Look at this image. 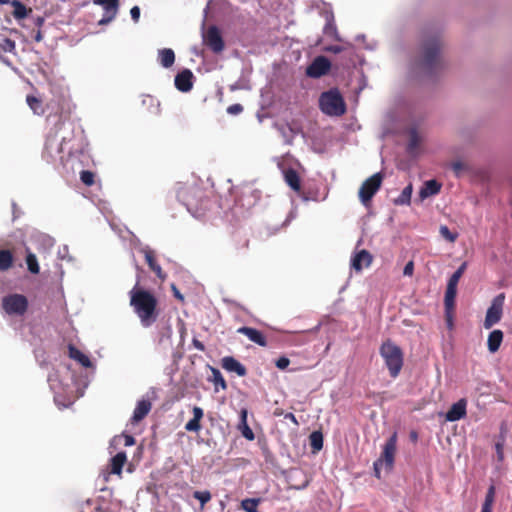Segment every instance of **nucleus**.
<instances>
[{"instance_id":"a878e982","label":"nucleus","mask_w":512,"mask_h":512,"mask_svg":"<svg viewBox=\"0 0 512 512\" xmlns=\"http://www.w3.org/2000/svg\"><path fill=\"white\" fill-rule=\"evenodd\" d=\"M285 181L288 186L294 190L295 192H300L301 190V181L300 177L296 170L289 168L284 173Z\"/></svg>"},{"instance_id":"79ce46f5","label":"nucleus","mask_w":512,"mask_h":512,"mask_svg":"<svg viewBox=\"0 0 512 512\" xmlns=\"http://www.w3.org/2000/svg\"><path fill=\"white\" fill-rule=\"evenodd\" d=\"M419 145V137L416 131H412L410 134L409 143L407 146V150L409 153H413Z\"/></svg>"},{"instance_id":"aec40b11","label":"nucleus","mask_w":512,"mask_h":512,"mask_svg":"<svg viewBox=\"0 0 512 512\" xmlns=\"http://www.w3.org/2000/svg\"><path fill=\"white\" fill-rule=\"evenodd\" d=\"M152 408L151 403L148 400H141L137 403L133 416L131 418L132 423H138L143 420Z\"/></svg>"},{"instance_id":"c9c22d12","label":"nucleus","mask_w":512,"mask_h":512,"mask_svg":"<svg viewBox=\"0 0 512 512\" xmlns=\"http://www.w3.org/2000/svg\"><path fill=\"white\" fill-rule=\"evenodd\" d=\"M212 377V381L216 386V391H218V387H220L222 390L227 389V383L218 369L212 368Z\"/></svg>"},{"instance_id":"20e7f679","label":"nucleus","mask_w":512,"mask_h":512,"mask_svg":"<svg viewBox=\"0 0 512 512\" xmlns=\"http://www.w3.org/2000/svg\"><path fill=\"white\" fill-rule=\"evenodd\" d=\"M319 107L329 116H342L346 112L345 101L337 89L323 92L319 98Z\"/></svg>"},{"instance_id":"c756f323","label":"nucleus","mask_w":512,"mask_h":512,"mask_svg":"<svg viewBox=\"0 0 512 512\" xmlns=\"http://www.w3.org/2000/svg\"><path fill=\"white\" fill-rule=\"evenodd\" d=\"M26 103L34 114L43 115L45 113L43 102L40 98L33 95H27Z\"/></svg>"},{"instance_id":"473e14b6","label":"nucleus","mask_w":512,"mask_h":512,"mask_svg":"<svg viewBox=\"0 0 512 512\" xmlns=\"http://www.w3.org/2000/svg\"><path fill=\"white\" fill-rule=\"evenodd\" d=\"M11 5L14 8L12 15L15 19L21 20L27 16L29 10L26 8V6L21 1L13 0V1H11Z\"/></svg>"},{"instance_id":"37998d69","label":"nucleus","mask_w":512,"mask_h":512,"mask_svg":"<svg viewBox=\"0 0 512 512\" xmlns=\"http://www.w3.org/2000/svg\"><path fill=\"white\" fill-rule=\"evenodd\" d=\"M494 500H495V487L492 485L489 487V489L486 493V496H485V500L482 505L488 506V507H493Z\"/></svg>"},{"instance_id":"39448f33","label":"nucleus","mask_w":512,"mask_h":512,"mask_svg":"<svg viewBox=\"0 0 512 512\" xmlns=\"http://www.w3.org/2000/svg\"><path fill=\"white\" fill-rule=\"evenodd\" d=\"M397 447V433L394 432L386 441L381 457L374 462V472L377 478H380V466L385 464L387 470H391L394 465V458Z\"/></svg>"},{"instance_id":"58836bf2","label":"nucleus","mask_w":512,"mask_h":512,"mask_svg":"<svg viewBox=\"0 0 512 512\" xmlns=\"http://www.w3.org/2000/svg\"><path fill=\"white\" fill-rule=\"evenodd\" d=\"M193 497L200 501L201 507H204V505L211 500V493L208 490L195 491Z\"/></svg>"},{"instance_id":"a19ab883","label":"nucleus","mask_w":512,"mask_h":512,"mask_svg":"<svg viewBox=\"0 0 512 512\" xmlns=\"http://www.w3.org/2000/svg\"><path fill=\"white\" fill-rule=\"evenodd\" d=\"M0 47L3 51L5 52H14L15 49H16V44H15V41H13L12 39L10 38H3L1 41H0Z\"/></svg>"},{"instance_id":"2f4dec72","label":"nucleus","mask_w":512,"mask_h":512,"mask_svg":"<svg viewBox=\"0 0 512 512\" xmlns=\"http://www.w3.org/2000/svg\"><path fill=\"white\" fill-rule=\"evenodd\" d=\"M413 186L410 183L407 185L401 192V194L394 199L395 205H409L411 202V196H412Z\"/></svg>"},{"instance_id":"5fc2aeb1","label":"nucleus","mask_w":512,"mask_h":512,"mask_svg":"<svg viewBox=\"0 0 512 512\" xmlns=\"http://www.w3.org/2000/svg\"><path fill=\"white\" fill-rule=\"evenodd\" d=\"M171 289L173 291L174 297L177 298L178 300H180L181 302H183L184 296L180 293V291L177 289V287L174 284L171 285Z\"/></svg>"},{"instance_id":"bb28decb","label":"nucleus","mask_w":512,"mask_h":512,"mask_svg":"<svg viewBox=\"0 0 512 512\" xmlns=\"http://www.w3.org/2000/svg\"><path fill=\"white\" fill-rule=\"evenodd\" d=\"M69 357L77 362H79L83 367L89 368L92 366V362L87 355L82 353L79 349H77L73 345H69L68 347Z\"/></svg>"},{"instance_id":"7c9ffc66","label":"nucleus","mask_w":512,"mask_h":512,"mask_svg":"<svg viewBox=\"0 0 512 512\" xmlns=\"http://www.w3.org/2000/svg\"><path fill=\"white\" fill-rule=\"evenodd\" d=\"M14 264V256L10 250H0V271H7Z\"/></svg>"},{"instance_id":"9d476101","label":"nucleus","mask_w":512,"mask_h":512,"mask_svg":"<svg viewBox=\"0 0 512 512\" xmlns=\"http://www.w3.org/2000/svg\"><path fill=\"white\" fill-rule=\"evenodd\" d=\"M204 43L214 53L222 52L225 47L221 33L216 26L208 28L204 35Z\"/></svg>"},{"instance_id":"cd10ccee","label":"nucleus","mask_w":512,"mask_h":512,"mask_svg":"<svg viewBox=\"0 0 512 512\" xmlns=\"http://www.w3.org/2000/svg\"><path fill=\"white\" fill-rule=\"evenodd\" d=\"M158 60L164 68H169L175 62V53L170 48L160 49L158 51Z\"/></svg>"},{"instance_id":"3c124183","label":"nucleus","mask_w":512,"mask_h":512,"mask_svg":"<svg viewBox=\"0 0 512 512\" xmlns=\"http://www.w3.org/2000/svg\"><path fill=\"white\" fill-rule=\"evenodd\" d=\"M413 271H414V263H413V261H409L404 267L403 274L405 276H412Z\"/></svg>"},{"instance_id":"c03bdc74","label":"nucleus","mask_w":512,"mask_h":512,"mask_svg":"<svg viewBox=\"0 0 512 512\" xmlns=\"http://www.w3.org/2000/svg\"><path fill=\"white\" fill-rule=\"evenodd\" d=\"M440 234L443 238H445L446 240H448L449 242H454L457 238V234L456 233H452L449 228L445 225H442L440 227Z\"/></svg>"},{"instance_id":"4d7b16f0","label":"nucleus","mask_w":512,"mask_h":512,"mask_svg":"<svg viewBox=\"0 0 512 512\" xmlns=\"http://www.w3.org/2000/svg\"><path fill=\"white\" fill-rule=\"evenodd\" d=\"M192 344L199 351H204L205 350L204 344L200 340H198L196 338H193Z\"/></svg>"},{"instance_id":"8fccbe9b","label":"nucleus","mask_w":512,"mask_h":512,"mask_svg":"<svg viewBox=\"0 0 512 512\" xmlns=\"http://www.w3.org/2000/svg\"><path fill=\"white\" fill-rule=\"evenodd\" d=\"M243 111V106L241 104H233L227 108V112L232 115H237Z\"/></svg>"},{"instance_id":"a18cd8bd","label":"nucleus","mask_w":512,"mask_h":512,"mask_svg":"<svg viewBox=\"0 0 512 512\" xmlns=\"http://www.w3.org/2000/svg\"><path fill=\"white\" fill-rule=\"evenodd\" d=\"M240 428H242V435L248 439V440H253L254 439V433L252 431V429L248 426V424H242L240 425Z\"/></svg>"},{"instance_id":"5701e85b","label":"nucleus","mask_w":512,"mask_h":512,"mask_svg":"<svg viewBox=\"0 0 512 512\" xmlns=\"http://www.w3.org/2000/svg\"><path fill=\"white\" fill-rule=\"evenodd\" d=\"M440 189L441 184L438 181L434 179L428 180L424 183V186L421 188L419 196L421 199H425L429 196L438 194L440 192Z\"/></svg>"},{"instance_id":"f257e3e1","label":"nucleus","mask_w":512,"mask_h":512,"mask_svg":"<svg viewBox=\"0 0 512 512\" xmlns=\"http://www.w3.org/2000/svg\"><path fill=\"white\" fill-rule=\"evenodd\" d=\"M130 306L138 316L142 327L149 328L159 316L158 300L155 295L145 289L139 288L138 283L129 292Z\"/></svg>"},{"instance_id":"13d9d810","label":"nucleus","mask_w":512,"mask_h":512,"mask_svg":"<svg viewBox=\"0 0 512 512\" xmlns=\"http://www.w3.org/2000/svg\"><path fill=\"white\" fill-rule=\"evenodd\" d=\"M284 418H285V419L290 420V421H291L294 425H296V426H298V425H299V423H298V421H297V419H296L295 415H294L293 413H291V412L286 413V414L284 415Z\"/></svg>"},{"instance_id":"7ed1b4c3","label":"nucleus","mask_w":512,"mask_h":512,"mask_svg":"<svg viewBox=\"0 0 512 512\" xmlns=\"http://www.w3.org/2000/svg\"><path fill=\"white\" fill-rule=\"evenodd\" d=\"M379 352L385 361L390 376L396 378L403 367V352L401 348L388 339L382 343Z\"/></svg>"},{"instance_id":"ea45409f","label":"nucleus","mask_w":512,"mask_h":512,"mask_svg":"<svg viewBox=\"0 0 512 512\" xmlns=\"http://www.w3.org/2000/svg\"><path fill=\"white\" fill-rule=\"evenodd\" d=\"M94 178H95V175L93 172L89 171V170H83L81 171L80 173V179L81 181L87 185V186H92L94 184Z\"/></svg>"},{"instance_id":"0e129e2a","label":"nucleus","mask_w":512,"mask_h":512,"mask_svg":"<svg viewBox=\"0 0 512 512\" xmlns=\"http://www.w3.org/2000/svg\"><path fill=\"white\" fill-rule=\"evenodd\" d=\"M42 40V35L40 32L37 33V35L35 36V41L39 42Z\"/></svg>"},{"instance_id":"a211bd4d","label":"nucleus","mask_w":512,"mask_h":512,"mask_svg":"<svg viewBox=\"0 0 512 512\" xmlns=\"http://www.w3.org/2000/svg\"><path fill=\"white\" fill-rule=\"evenodd\" d=\"M221 366L228 372H234L240 377L247 374L246 367L232 356H226L221 360Z\"/></svg>"},{"instance_id":"69168bd1","label":"nucleus","mask_w":512,"mask_h":512,"mask_svg":"<svg viewBox=\"0 0 512 512\" xmlns=\"http://www.w3.org/2000/svg\"><path fill=\"white\" fill-rule=\"evenodd\" d=\"M185 204L188 209H191L193 207V203L191 201H187Z\"/></svg>"},{"instance_id":"f704fd0d","label":"nucleus","mask_w":512,"mask_h":512,"mask_svg":"<svg viewBox=\"0 0 512 512\" xmlns=\"http://www.w3.org/2000/svg\"><path fill=\"white\" fill-rule=\"evenodd\" d=\"M26 264H27L28 270L32 274H38L39 273L40 267H39L38 260H37V257H36L35 254H33L31 252L27 253Z\"/></svg>"},{"instance_id":"6e6552de","label":"nucleus","mask_w":512,"mask_h":512,"mask_svg":"<svg viewBox=\"0 0 512 512\" xmlns=\"http://www.w3.org/2000/svg\"><path fill=\"white\" fill-rule=\"evenodd\" d=\"M261 198V191L256 189L252 184L246 183L239 187L236 202L246 208L254 207Z\"/></svg>"},{"instance_id":"774afa93","label":"nucleus","mask_w":512,"mask_h":512,"mask_svg":"<svg viewBox=\"0 0 512 512\" xmlns=\"http://www.w3.org/2000/svg\"><path fill=\"white\" fill-rule=\"evenodd\" d=\"M197 192H198V190H191V191H189V194L195 195Z\"/></svg>"},{"instance_id":"052dcab7","label":"nucleus","mask_w":512,"mask_h":512,"mask_svg":"<svg viewBox=\"0 0 512 512\" xmlns=\"http://www.w3.org/2000/svg\"><path fill=\"white\" fill-rule=\"evenodd\" d=\"M286 413H284V410L281 408H276L273 412V415L276 417L284 416Z\"/></svg>"},{"instance_id":"412c9836","label":"nucleus","mask_w":512,"mask_h":512,"mask_svg":"<svg viewBox=\"0 0 512 512\" xmlns=\"http://www.w3.org/2000/svg\"><path fill=\"white\" fill-rule=\"evenodd\" d=\"M193 418L190 419L186 425L185 429L189 432H199L201 430V420L204 416L203 409L198 406H194L193 408Z\"/></svg>"},{"instance_id":"e433bc0d","label":"nucleus","mask_w":512,"mask_h":512,"mask_svg":"<svg viewBox=\"0 0 512 512\" xmlns=\"http://www.w3.org/2000/svg\"><path fill=\"white\" fill-rule=\"evenodd\" d=\"M259 499L247 498L241 502V507L245 512H258Z\"/></svg>"},{"instance_id":"49530a36","label":"nucleus","mask_w":512,"mask_h":512,"mask_svg":"<svg viewBox=\"0 0 512 512\" xmlns=\"http://www.w3.org/2000/svg\"><path fill=\"white\" fill-rule=\"evenodd\" d=\"M495 449H496L498 461H503V459H504V452H503V450H504V439H502V441H498L495 444Z\"/></svg>"},{"instance_id":"423d86ee","label":"nucleus","mask_w":512,"mask_h":512,"mask_svg":"<svg viewBox=\"0 0 512 512\" xmlns=\"http://www.w3.org/2000/svg\"><path fill=\"white\" fill-rule=\"evenodd\" d=\"M28 299L22 294H9L2 298V309L8 315L23 316L28 310Z\"/></svg>"},{"instance_id":"680f3d73","label":"nucleus","mask_w":512,"mask_h":512,"mask_svg":"<svg viewBox=\"0 0 512 512\" xmlns=\"http://www.w3.org/2000/svg\"><path fill=\"white\" fill-rule=\"evenodd\" d=\"M481 512H492V507L482 505Z\"/></svg>"},{"instance_id":"f3484780","label":"nucleus","mask_w":512,"mask_h":512,"mask_svg":"<svg viewBox=\"0 0 512 512\" xmlns=\"http://www.w3.org/2000/svg\"><path fill=\"white\" fill-rule=\"evenodd\" d=\"M467 401L462 398L454 403L446 413V420L450 422L458 421L466 416Z\"/></svg>"},{"instance_id":"ddd939ff","label":"nucleus","mask_w":512,"mask_h":512,"mask_svg":"<svg viewBox=\"0 0 512 512\" xmlns=\"http://www.w3.org/2000/svg\"><path fill=\"white\" fill-rule=\"evenodd\" d=\"M94 4L101 5L105 10L104 17L99 21L100 25L107 24L116 17L119 0H94Z\"/></svg>"},{"instance_id":"dca6fc26","label":"nucleus","mask_w":512,"mask_h":512,"mask_svg":"<svg viewBox=\"0 0 512 512\" xmlns=\"http://www.w3.org/2000/svg\"><path fill=\"white\" fill-rule=\"evenodd\" d=\"M373 260L372 255L365 249L357 252L351 259V267L356 272H361L363 268H367L371 265Z\"/></svg>"},{"instance_id":"864d4df0","label":"nucleus","mask_w":512,"mask_h":512,"mask_svg":"<svg viewBox=\"0 0 512 512\" xmlns=\"http://www.w3.org/2000/svg\"><path fill=\"white\" fill-rule=\"evenodd\" d=\"M325 51L337 54L343 51V47L340 45H331L326 47Z\"/></svg>"},{"instance_id":"603ef678","label":"nucleus","mask_w":512,"mask_h":512,"mask_svg":"<svg viewBox=\"0 0 512 512\" xmlns=\"http://www.w3.org/2000/svg\"><path fill=\"white\" fill-rule=\"evenodd\" d=\"M131 18L134 22H138L140 18V8L138 6H134L130 10Z\"/></svg>"},{"instance_id":"1a4fd4ad","label":"nucleus","mask_w":512,"mask_h":512,"mask_svg":"<svg viewBox=\"0 0 512 512\" xmlns=\"http://www.w3.org/2000/svg\"><path fill=\"white\" fill-rule=\"evenodd\" d=\"M504 298V294H499L493 299L484 320V327L486 329H490L501 320Z\"/></svg>"},{"instance_id":"4be33fe9","label":"nucleus","mask_w":512,"mask_h":512,"mask_svg":"<svg viewBox=\"0 0 512 512\" xmlns=\"http://www.w3.org/2000/svg\"><path fill=\"white\" fill-rule=\"evenodd\" d=\"M504 334L501 330L495 329L490 332L487 339L488 350L491 353H495L499 350L501 343L503 341Z\"/></svg>"},{"instance_id":"6e6d98bb","label":"nucleus","mask_w":512,"mask_h":512,"mask_svg":"<svg viewBox=\"0 0 512 512\" xmlns=\"http://www.w3.org/2000/svg\"><path fill=\"white\" fill-rule=\"evenodd\" d=\"M135 444V438L132 435L125 434L124 435V445L132 446Z\"/></svg>"},{"instance_id":"0eeeda50","label":"nucleus","mask_w":512,"mask_h":512,"mask_svg":"<svg viewBox=\"0 0 512 512\" xmlns=\"http://www.w3.org/2000/svg\"><path fill=\"white\" fill-rule=\"evenodd\" d=\"M382 181L383 175L381 173H375L362 183L359 189V198L365 206H368L373 196L380 189Z\"/></svg>"},{"instance_id":"b1692460","label":"nucleus","mask_w":512,"mask_h":512,"mask_svg":"<svg viewBox=\"0 0 512 512\" xmlns=\"http://www.w3.org/2000/svg\"><path fill=\"white\" fill-rule=\"evenodd\" d=\"M158 342L160 344L171 341L173 330L169 321L161 322L157 325Z\"/></svg>"},{"instance_id":"9b49d317","label":"nucleus","mask_w":512,"mask_h":512,"mask_svg":"<svg viewBox=\"0 0 512 512\" xmlns=\"http://www.w3.org/2000/svg\"><path fill=\"white\" fill-rule=\"evenodd\" d=\"M330 68V61L324 56H318L307 67L306 74L311 78H320L326 75L330 71Z\"/></svg>"},{"instance_id":"338daca9","label":"nucleus","mask_w":512,"mask_h":512,"mask_svg":"<svg viewBox=\"0 0 512 512\" xmlns=\"http://www.w3.org/2000/svg\"><path fill=\"white\" fill-rule=\"evenodd\" d=\"M10 3V0H0V4H8Z\"/></svg>"},{"instance_id":"c85d7f7f","label":"nucleus","mask_w":512,"mask_h":512,"mask_svg":"<svg viewBox=\"0 0 512 512\" xmlns=\"http://www.w3.org/2000/svg\"><path fill=\"white\" fill-rule=\"evenodd\" d=\"M127 461V456L125 452H118L111 459V473L121 475L124 464Z\"/></svg>"},{"instance_id":"4468645a","label":"nucleus","mask_w":512,"mask_h":512,"mask_svg":"<svg viewBox=\"0 0 512 512\" xmlns=\"http://www.w3.org/2000/svg\"><path fill=\"white\" fill-rule=\"evenodd\" d=\"M193 73L184 69L175 76V87L181 92H189L193 87Z\"/></svg>"},{"instance_id":"4c0bfd02","label":"nucleus","mask_w":512,"mask_h":512,"mask_svg":"<svg viewBox=\"0 0 512 512\" xmlns=\"http://www.w3.org/2000/svg\"><path fill=\"white\" fill-rule=\"evenodd\" d=\"M466 269V263H462L460 267L451 275V277L448 280L449 285L457 286L460 278L464 274Z\"/></svg>"},{"instance_id":"bf43d9fd","label":"nucleus","mask_w":512,"mask_h":512,"mask_svg":"<svg viewBox=\"0 0 512 512\" xmlns=\"http://www.w3.org/2000/svg\"><path fill=\"white\" fill-rule=\"evenodd\" d=\"M240 418H241L240 425L247 424V410L246 409L241 410Z\"/></svg>"},{"instance_id":"6ab92c4d","label":"nucleus","mask_w":512,"mask_h":512,"mask_svg":"<svg viewBox=\"0 0 512 512\" xmlns=\"http://www.w3.org/2000/svg\"><path fill=\"white\" fill-rule=\"evenodd\" d=\"M146 263L148 264L149 268L156 274V276L161 280L164 281L167 277V275L163 272L161 266L157 263L155 252L149 248H145L142 250Z\"/></svg>"},{"instance_id":"09e8293b","label":"nucleus","mask_w":512,"mask_h":512,"mask_svg":"<svg viewBox=\"0 0 512 512\" xmlns=\"http://www.w3.org/2000/svg\"><path fill=\"white\" fill-rule=\"evenodd\" d=\"M275 364L277 368L284 370L289 366L290 360L287 357L283 356L278 358Z\"/></svg>"},{"instance_id":"e2e57ef3","label":"nucleus","mask_w":512,"mask_h":512,"mask_svg":"<svg viewBox=\"0 0 512 512\" xmlns=\"http://www.w3.org/2000/svg\"><path fill=\"white\" fill-rule=\"evenodd\" d=\"M410 437L412 440L416 441L418 436H417V433L413 431V432H411Z\"/></svg>"},{"instance_id":"f03ea898","label":"nucleus","mask_w":512,"mask_h":512,"mask_svg":"<svg viewBox=\"0 0 512 512\" xmlns=\"http://www.w3.org/2000/svg\"><path fill=\"white\" fill-rule=\"evenodd\" d=\"M442 41L439 35L427 37L422 44V53L419 60L421 71L427 75H434L443 69L441 57Z\"/></svg>"},{"instance_id":"2eb2a0df","label":"nucleus","mask_w":512,"mask_h":512,"mask_svg":"<svg viewBox=\"0 0 512 512\" xmlns=\"http://www.w3.org/2000/svg\"><path fill=\"white\" fill-rule=\"evenodd\" d=\"M237 333L245 335L251 342L266 347L268 345L265 335L252 327L243 326L237 329Z\"/></svg>"},{"instance_id":"72a5a7b5","label":"nucleus","mask_w":512,"mask_h":512,"mask_svg":"<svg viewBox=\"0 0 512 512\" xmlns=\"http://www.w3.org/2000/svg\"><path fill=\"white\" fill-rule=\"evenodd\" d=\"M310 446L313 452H318L323 447V435L319 431H314L309 436Z\"/></svg>"},{"instance_id":"f8f14e48","label":"nucleus","mask_w":512,"mask_h":512,"mask_svg":"<svg viewBox=\"0 0 512 512\" xmlns=\"http://www.w3.org/2000/svg\"><path fill=\"white\" fill-rule=\"evenodd\" d=\"M457 294V286L447 284L445 297H444V306H445V315L448 327L453 326V312L455 309V298Z\"/></svg>"},{"instance_id":"393cba45","label":"nucleus","mask_w":512,"mask_h":512,"mask_svg":"<svg viewBox=\"0 0 512 512\" xmlns=\"http://www.w3.org/2000/svg\"><path fill=\"white\" fill-rule=\"evenodd\" d=\"M63 151L62 143H59L56 135H49L44 145V152L49 156L59 154Z\"/></svg>"},{"instance_id":"de8ad7c7","label":"nucleus","mask_w":512,"mask_h":512,"mask_svg":"<svg viewBox=\"0 0 512 512\" xmlns=\"http://www.w3.org/2000/svg\"><path fill=\"white\" fill-rule=\"evenodd\" d=\"M452 169L457 177L460 176L461 172L466 169V166L464 163L460 161H456L452 163Z\"/></svg>"}]
</instances>
